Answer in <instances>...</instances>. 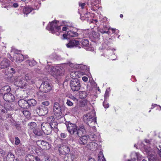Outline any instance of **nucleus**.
<instances>
[{"label":"nucleus","instance_id":"1","mask_svg":"<svg viewBox=\"0 0 161 161\" xmlns=\"http://www.w3.org/2000/svg\"><path fill=\"white\" fill-rule=\"evenodd\" d=\"M65 124L67 127L68 131L70 134V139L72 141L75 140L78 137L86 133L85 127L83 125L78 127L75 124L67 121Z\"/></svg>","mask_w":161,"mask_h":161},{"label":"nucleus","instance_id":"2","mask_svg":"<svg viewBox=\"0 0 161 161\" xmlns=\"http://www.w3.org/2000/svg\"><path fill=\"white\" fill-rule=\"evenodd\" d=\"M95 113L92 111L84 115L83 120L85 123L90 127L94 132H96L95 125L97 124Z\"/></svg>","mask_w":161,"mask_h":161},{"label":"nucleus","instance_id":"3","mask_svg":"<svg viewBox=\"0 0 161 161\" xmlns=\"http://www.w3.org/2000/svg\"><path fill=\"white\" fill-rule=\"evenodd\" d=\"M61 26L63 25H58L57 22L56 20L53 21L48 24L46 28L47 30L50 31L52 33H55L57 35L59 36L61 32Z\"/></svg>","mask_w":161,"mask_h":161},{"label":"nucleus","instance_id":"4","mask_svg":"<svg viewBox=\"0 0 161 161\" xmlns=\"http://www.w3.org/2000/svg\"><path fill=\"white\" fill-rule=\"evenodd\" d=\"M75 73H76V72ZM70 75L72 76V78L73 79L71 80L70 83L71 89L73 92L77 91L80 89L81 86L80 82L76 79V74L75 75V73L74 72H72L70 74Z\"/></svg>","mask_w":161,"mask_h":161},{"label":"nucleus","instance_id":"5","mask_svg":"<svg viewBox=\"0 0 161 161\" xmlns=\"http://www.w3.org/2000/svg\"><path fill=\"white\" fill-rule=\"evenodd\" d=\"M53 110L54 117L57 119H59L63 117L61 107L59 103L57 102H54L53 104Z\"/></svg>","mask_w":161,"mask_h":161},{"label":"nucleus","instance_id":"6","mask_svg":"<svg viewBox=\"0 0 161 161\" xmlns=\"http://www.w3.org/2000/svg\"><path fill=\"white\" fill-rule=\"evenodd\" d=\"M51 74L54 77H58V76L62 75L64 74V69L61 67H52L51 68Z\"/></svg>","mask_w":161,"mask_h":161},{"label":"nucleus","instance_id":"7","mask_svg":"<svg viewBox=\"0 0 161 161\" xmlns=\"http://www.w3.org/2000/svg\"><path fill=\"white\" fill-rule=\"evenodd\" d=\"M70 145L68 143H63L58 148L59 153L62 154H66L70 151Z\"/></svg>","mask_w":161,"mask_h":161},{"label":"nucleus","instance_id":"8","mask_svg":"<svg viewBox=\"0 0 161 161\" xmlns=\"http://www.w3.org/2000/svg\"><path fill=\"white\" fill-rule=\"evenodd\" d=\"M25 79L28 85L34 84L36 80V77L31 73L25 74Z\"/></svg>","mask_w":161,"mask_h":161},{"label":"nucleus","instance_id":"9","mask_svg":"<svg viewBox=\"0 0 161 161\" xmlns=\"http://www.w3.org/2000/svg\"><path fill=\"white\" fill-rule=\"evenodd\" d=\"M12 109L9 105L4 109L0 111V119L2 120H4L8 118L10 116V113L8 111Z\"/></svg>","mask_w":161,"mask_h":161},{"label":"nucleus","instance_id":"10","mask_svg":"<svg viewBox=\"0 0 161 161\" xmlns=\"http://www.w3.org/2000/svg\"><path fill=\"white\" fill-rule=\"evenodd\" d=\"M14 85L18 87L23 88L28 85L25 78L20 77L15 79Z\"/></svg>","mask_w":161,"mask_h":161},{"label":"nucleus","instance_id":"11","mask_svg":"<svg viewBox=\"0 0 161 161\" xmlns=\"http://www.w3.org/2000/svg\"><path fill=\"white\" fill-rule=\"evenodd\" d=\"M41 90L44 92H47L50 91L52 89L51 84L48 81H45L42 82L40 87Z\"/></svg>","mask_w":161,"mask_h":161},{"label":"nucleus","instance_id":"12","mask_svg":"<svg viewBox=\"0 0 161 161\" xmlns=\"http://www.w3.org/2000/svg\"><path fill=\"white\" fill-rule=\"evenodd\" d=\"M36 143L43 150H49L51 147V145L48 142L43 140H38L36 141Z\"/></svg>","mask_w":161,"mask_h":161},{"label":"nucleus","instance_id":"13","mask_svg":"<svg viewBox=\"0 0 161 161\" xmlns=\"http://www.w3.org/2000/svg\"><path fill=\"white\" fill-rule=\"evenodd\" d=\"M49 123H42L41 125V128L42 131L46 135L50 134L52 131V128L50 126Z\"/></svg>","mask_w":161,"mask_h":161},{"label":"nucleus","instance_id":"14","mask_svg":"<svg viewBox=\"0 0 161 161\" xmlns=\"http://www.w3.org/2000/svg\"><path fill=\"white\" fill-rule=\"evenodd\" d=\"M19 52V50H16L14 48H12L11 52H13L15 53L14 55V57H16V61L17 62H21L24 59L23 55L21 54L18 53Z\"/></svg>","mask_w":161,"mask_h":161},{"label":"nucleus","instance_id":"15","mask_svg":"<svg viewBox=\"0 0 161 161\" xmlns=\"http://www.w3.org/2000/svg\"><path fill=\"white\" fill-rule=\"evenodd\" d=\"M79 45L80 42L78 41L75 40H72L69 41V43L66 44V46L68 48H71L78 47L80 48V47L79 46Z\"/></svg>","mask_w":161,"mask_h":161},{"label":"nucleus","instance_id":"16","mask_svg":"<svg viewBox=\"0 0 161 161\" xmlns=\"http://www.w3.org/2000/svg\"><path fill=\"white\" fill-rule=\"evenodd\" d=\"M10 65V61L7 58H4L0 61L1 69L6 68L8 67Z\"/></svg>","mask_w":161,"mask_h":161},{"label":"nucleus","instance_id":"17","mask_svg":"<svg viewBox=\"0 0 161 161\" xmlns=\"http://www.w3.org/2000/svg\"><path fill=\"white\" fill-rule=\"evenodd\" d=\"M3 97L6 101L8 102H13L15 99L14 96L10 93L4 94L3 96Z\"/></svg>","mask_w":161,"mask_h":161},{"label":"nucleus","instance_id":"18","mask_svg":"<svg viewBox=\"0 0 161 161\" xmlns=\"http://www.w3.org/2000/svg\"><path fill=\"white\" fill-rule=\"evenodd\" d=\"M78 34L76 32L70 31L67 32V34H64L63 36L64 39L69 38L70 37H75L77 36Z\"/></svg>","mask_w":161,"mask_h":161},{"label":"nucleus","instance_id":"19","mask_svg":"<svg viewBox=\"0 0 161 161\" xmlns=\"http://www.w3.org/2000/svg\"><path fill=\"white\" fill-rule=\"evenodd\" d=\"M11 90L10 87L8 85H6L0 89V94L4 95V94L10 93Z\"/></svg>","mask_w":161,"mask_h":161},{"label":"nucleus","instance_id":"20","mask_svg":"<svg viewBox=\"0 0 161 161\" xmlns=\"http://www.w3.org/2000/svg\"><path fill=\"white\" fill-rule=\"evenodd\" d=\"M19 106L21 108L27 109L28 108L27 100L24 99H20L18 102Z\"/></svg>","mask_w":161,"mask_h":161},{"label":"nucleus","instance_id":"21","mask_svg":"<svg viewBox=\"0 0 161 161\" xmlns=\"http://www.w3.org/2000/svg\"><path fill=\"white\" fill-rule=\"evenodd\" d=\"M37 113L39 115L41 116H44L48 112L47 109L46 108H39L37 109Z\"/></svg>","mask_w":161,"mask_h":161},{"label":"nucleus","instance_id":"22","mask_svg":"<svg viewBox=\"0 0 161 161\" xmlns=\"http://www.w3.org/2000/svg\"><path fill=\"white\" fill-rule=\"evenodd\" d=\"M88 136L87 135H84L81 137L79 140V142L80 144L85 145L87 142Z\"/></svg>","mask_w":161,"mask_h":161},{"label":"nucleus","instance_id":"23","mask_svg":"<svg viewBox=\"0 0 161 161\" xmlns=\"http://www.w3.org/2000/svg\"><path fill=\"white\" fill-rule=\"evenodd\" d=\"M75 156V154L73 153H70L64 157V161H72L74 158Z\"/></svg>","mask_w":161,"mask_h":161},{"label":"nucleus","instance_id":"24","mask_svg":"<svg viewBox=\"0 0 161 161\" xmlns=\"http://www.w3.org/2000/svg\"><path fill=\"white\" fill-rule=\"evenodd\" d=\"M110 29V28H108L106 25H104L103 27L99 29V31L102 34L107 33L108 35L110 34V32L109 30Z\"/></svg>","mask_w":161,"mask_h":161},{"label":"nucleus","instance_id":"25","mask_svg":"<svg viewBox=\"0 0 161 161\" xmlns=\"http://www.w3.org/2000/svg\"><path fill=\"white\" fill-rule=\"evenodd\" d=\"M50 124L51 128H52V130H53L55 132H57L58 131V123L55 121L51 122L49 123Z\"/></svg>","mask_w":161,"mask_h":161},{"label":"nucleus","instance_id":"26","mask_svg":"<svg viewBox=\"0 0 161 161\" xmlns=\"http://www.w3.org/2000/svg\"><path fill=\"white\" fill-rule=\"evenodd\" d=\"M79 97L81 99L85 98L87 95V93L86 91H79L78 92Z\"/></svg>","mask_w":161,"mask_h":161},{"label":"nucleus","instance_id":"27","mask_svg":"<svg viewBox=\"0 0 161 161\" xmlns=\"http://www.w3.org/2000/svg\"><path fill=\"white\" fill-rule=\"evenodd\" d=\"M14 155L11 152H8L6 157L7 161H14Z\"/></svg>","mask_w":161,"mask_h":161},{"label":"nucleus","instance_id":"28","mask_svg":"<svg viewBox=\"0 0 161 161\" xmlns=\"http://www.w3.org/2000/svg\"><path fill=\"white\" fill-rule=\"evenodd\" d=\"M28 108L30 106H35L36 103V101L34 99H31L27 100Z\"/></svg>","mask_w":161,"mask_h":161},{"label":"nucleus","instance_id":"29","mask_svg":"<svg viewBox=\"0 0 161 161\" xmlns=\"http://www.w3.org/2000/svg\"><path fill=\"white\" fill-rule=\"evenodd\" d=\"M32 9L31 7L29 6H26L23 9V13L27 15L32 11Z\"/></svg>","mask_w":161,"mask_h":161},{"label":"nucleus","instance_id":"30","mask_svg":"<svg viewBox=\"0 0 161 161\" xmlns=\"http://www.w3.org/2000/svg\"><path fill=\"white\" fill-rule=\"evenodd\" d=\"M33 133L36 136H41L42 135V131L38 128H36L33 130Z\"/></svg>","mask_w":161,"mask_h":161},{"label":"nucleus","instance_id":"31","mask_svg":"<svg viewBox=\"0 0 161 161\" xmlns=\"http://www.w3.org/2000/svg\"><path fill=\"white\" fill-rule=\"evenodd\" d=\"M98 161H106L103 153L101 151L99 152L98 154Z\"/></svg>","mask_w":161,"mask_h":161},{"label":"nucleus","instance_id":"32","mask_svg":"<svg viewBox=\"0 0 161 161\" xmlns=\"http://www.w3.org/2000/svg\"><path fill=\"white\" fill-rule=\"evenodd\" d=\"M81 44L83 46L87 47L89 45V42L87 39H84L81 41Z\"/></svg>","mask_w":161,"mask_h":161},{"label":"nucleus","instance_id":"33","mask_svg":"<svg viewBox=\"0 0 161 161\" xmlns=\"http://www.w3.org/2000/svg\"><path fill=\"white\" fill-rule=\"evenodd\" d=\"M23 113L27 119H29L31 115V113L27 110H25L23 111Z\"/></svg>","mask_w":161,"mask_h":161},{"label":"nucleus","instance_id":"34","mask_svg":"<svg viewBox=\"0 0 161 161\" xmlns=\"http://www.w3.org/2000/svg\"><path fill=\"white\" fill-rule=\"evenodd\" d=\"M36 124L34 122L30 123L28 125L29 128L30 129H33V128L36 127Z\"/></svg>","mask_w":161,"mask_h":161},{"label":"nucleus","instance_id":"35","mask_svg":"<svg viewBox=\"0 0 161 161\" xmlns=\"http://www.w3.org/2000/svg\"><path fill=\"white\" fill-rule=\"evenodd\" d=\"M92 36L94 39L98 38L100 36V34L98 32L95 31L92 32Z\"/></svg>","mask_w":161,"mask_h":161},{"label":"nucleus","instance_id":"36","mask_svg":"<svg viewBox=\"0 0 161 161\" xmlns=\"http://www.w3.org/2000/svg\"><path fill=\"white\" fill-rule=\"evenodd\" d=\"M90 135L91 137L92 138V140L94 141L96 140L97 136L93 133L90 132Z\"/></svg>","mask_w":161,"mask_h":161},{"label":"nucleus","instance_id":"37","mask_svg":"<svg viewBox=\"0 0 161 161\" xmlns=\"http://www.w3.org/2000/svg\"><path fill=\"white\" fill-rule=\"evenodd\" d=\"M87 101L86 100H84L81 102L80 104V106L82 107L85 106L87 104Z\"/></svg>","mask_w":161,"mask_h":161},{"label":"nucleus","instance_id":"38","mask_svg":"<svg viewBox=\"0 0 161 161\" xmlns=\"http://www.w3.org/2000/svg\"><path fill=\"white\" fill-rule=\"evenodd\" d=\"M114 50H115L114 49H109L107 51L106 53L108 54L109 55H111L112 54H113L114 51Z\"/></svg>","mask_w":161,"mask_h":161},{"label":"nucleus","instance_id":"39","mask_svg":"<svg viewBox=\"0 0 161 161\" xmlns=\"http://www.w3.org/2000/svg\"><path fill=\"white\" fill-rule=\"evenodd\" d=\"M67 105L69 106H71L73 105V103L70 100L67 99L66 103Z\"/></svg>","mask_w":161,"mask_h":161},{"label":"nucleus","instance_id":"40","mask_svg":"<svg viewBox=\"0 0 161 161\" xmlns=\"http://www.w3.org/2000/svg\"><path fill=\"white\" fill-rule=\"evenodd\" d=\"M15 144L17 145H19L20 142V139L17 137H15Z\"/></svg>","mask_w":161,"mask_h":161},{"label":"nucleus","instance_id":"41","mask_svg":"<svg viewBox=\"0 0 161 161\" xmlns=\"http://www.w3.org/2000/svg\"><path fill=\"white\" fill-rule=\"evenodd\" d=\"M80 69L82 70H86L87 69V66L84 65H80Z\"/></svg>","mask_w":161,"mask_h":161},{"label":"nucleus","instance_id":"42","mask_svg":"<svg viewBox=\"0 0 161 161\" xmlns=\"http://www.w3.org/2000/svg\"><path fill=\"white\" fill-rule=\"evenodd\" d=\"M103 106L105 108H108L109 107V104L107 102V101H106L105 100H104V101L103 103Z\"/></svg>","mask_w":161,"mask_h":161},{"label":"nucleus","instance_id":"43","mask_svg":"<svg viewBox=\"0 0 161 161\" xmlns=\"http://www.w3.org/2000/svg\"><path fill=\"white\" fill-rule=\"evenodd\" d=\"M135 155L136 156L137 160H138V161L140 160L142 158V156L139 153H136Z\"/></svg>","mask_w":161,"mask_h":161},{"label":"nucleus","instance_id":"44","mask_svg":"<svg viewBox=\"0 0 161 161\" xmlns=\"http://www.w3.org/2000/svg\"><path fill=\"white\" fill-rule=\"evenodd\" d=\"M5 154V152L0 148V157H3Z\"/></svg>","mask_w":161,"mask_h":161},{"label":"nucleus","instance_id":"45","mask_svg":"<svg viewBox=\"0 0 161 161\" xmlns=\"http://www.w3.org/2000/svg\"><path fill=\"white\" fill-rule=\"evenodd\" d=\"M36 64V62L35 61H29V64L30 66H33L34 65Z\"/></svg>","mask_w":161,"mask_h":161},{"label":"nucleus","instance_id":"46","mask_svg":"<svg viewBox=\"0 0 161 161\" xmlns=\"http://www.w3.org/2000/svg\"><path fill=\"white\" fill-rule=\"evenodd\" d=\"M67 136V134L64 133H61L60 134L61 137L62 138H65Z\"/></svg>","mask_w":161,"mask_h":161},{"label":"nucleus","instance_id":"47","mask_svg":"<svg viewBox=\"0 0 161 161\" xmlns=\"http://www.w3.org/2000/svg\"><path fill=\"white\" fill-rule=\"evenodd\" d=\"M69 97L74 101H78L77 99L74 96L71 95V96H69Z\"/></svg>","mask_w":161,"mask_h":161},{"label":"nucleus","instance_id":"48","mask_svg":"<svg viewBox=\"0 0 161 161\" xmlns=\"http://www.w3.org/2000/svg\"><path fill=\"white\" fill-rule=\"evenodd\" d=\"M109 96V93L107 90H106L104 95L105 100L107 99Z\"/></svg>","mask_w":161,"mask_h":161},{"label":"nucleus","instance_id":"49","mask_svg":"<svg viewBox=\"0 0 161 161\" xmlns=\"http://www.w3.org/2000/svg\"><path fill=\"white\" fill-rule=\"evenodd\" d=\"M42 104L44 106H48L49 104V103L48 101H45L42 102Z\"/></svg>","mask_w":161,"mask_h":161},{"label":"nucleus","instance_id":"50","mask_svg":"<svg viewBox=\"0 0 161 161\" xmlns=\"http://www.w3.org/2000/svg\"><path fill=\"white\" fill-rule=\"evenodd\" d=\"M86 4L85 3H79V6L81 7V8L83 9L84 8V6Z\"/></svg>","mask_w":161,"mask_h":161},{"label":"nucleus","instance_id":"51","mask_svg":"<svg viewBox=\"0 0 161 161\" xmlns=\"http://www.w3.org/2000/svg\"><path fill=\"white\" fill-rule=\"evenodd\" d=\"M159 148H158V153L159 155L161 157V147L160 146H159Z\"/></svg>","mask_w":161,"mask_h":161},{"label":"nucleus","instance_id":"52","mask_svg":"<svg viewBox=\"0 0 161 161\" xmlns=\"http://www.w3.org/2000/svg\"><path fill=\"white\" fill-rule=\"evenodd\" d=\"M8 57L9 58L11 61H13L14 60V59L12 58V57L10 54L9 53H8L7 54Z\"/></svg>","mask_w":161,"mask_h":161},{"label":"nucleus","instance_id":"53","mask_svg":"<svg viewBox=\"0 0 161 161\" xmlns=\"http://www.w3.org/2000/svg\"><path fill=\"white\" fill-rule=\"evenodd\" d=\"M64 26L62 28V31H66L68 29V26H67L66 25H64Z\"/></svg>","mask_w":161,"mask_h":161},{"label":"nucleus","instance_id":"54","mask_svg":"<svg viewBox=\"0 0 161 161\" xmlns=\"http://www.w3.org/2000/svg\"><path fill=\"white\" fill-rule=\"evenodd\" d=\"M82 80L85 82H86L88 80V78L86 76H84L82 77Z\"/></svg>","mask_w":161,"mask_h":161},{"label":"nucleus","instance_id":"55","mask_svg":"<svg viewBox=\"0 0 161 161\" xmlns=\"http://www.w3.org/2000/svg\"><path fill=\"white\" fill-rule=\"evenodd\" d=\"M136 158H132L131 159H127V161H136Z\"/></svg>","mask_w":161,"mask_h":161},{"label":"nucleus","instance_id":"56","mask_svg":"<svg viewBox=\"0 0 161 161\" xmlns=\"http://www.w3.org/2000/svg\"><path fill=\"white\" fill-rule=\"evenodd\" d=\"M13 6L14 8H17L18 7V5L17 3H14L13 4Z\"/></svg>","mask_w":161,"mask_h":161},{"label":"nucleus","instance_id":"57","mask_svg":"<svg viewBox=\"0 0 161 161\" xmlns=\"http://www.w3.org/2000/svg\"><path fill=\"white\" fill-rule=\"evenodd\" d=\"M35 159L36 161H41L40 159L38 157H36Z\"/></svg>","mask_w":161,"mask_h":161},{"label":"nucleus","instance_id":"58","mask_svg":"<svg viewBox=\"0 0 161 161\" xmlns=\"http://www.w3.org/2000/svg\"><path fill=\"white\" fill-rule=\"evenodd\" d=\"M110 30H111L112 31L113 33H115V31H116V29H115L114 28H110Z\"/></svg>","mask_w":161,"mask_h":161},{"label":"nucleus","instance_id":"59","mask_svg":"<svg viewBox=\"0 0 161 161\" xmlns=\"http://www.w3.org/2000/svg\"><path fill=\"white\" fill-rule=\"evenodd\" d=\"M88 161H95V160L92 158H90L89 159Z\"/></svg>","mask_w":161,"mask_h":161},{"label":"nucleus","instance_id":"60","mask_svg":"<svg viewBox=\"0 0 161 161\" xmlns=\"http://www.w3.org/2000/svg\"><path fill=\"white\" fill-rule=\"evenodd\" d=\"M11 70L13 73H15V69H14L13 68H11Z\"/></svg>","mask_w":161,"mask_h":161},{"label":"nucleus","instance_id":"61","mask_svg":"<svg viewBox=\"0 0 161 161\" xmlns=\"http://www.w3.org/2000/svg\"><path fill=\"white\" fill-rule=\"evenodd\" d=\"M91 143H92V145L96 146V147H97V143H96L93 142H91Z\"/></svg>","mask_w":161,"mask_h":161},{"label":"nucleus","instance_id":"62","mask_svg":"<svg viewBox=\"0 0 161 161\" xmlns=\"http://www.w3.org/2000/svg\"><path fill=\"white\" fill-rule=\"evenodd\" d=\"M146 152H147L149 154H150V153H150V149H147V150H146Z\"/></svg>","mask_w":161,"mask_h":161},{"label":"nucleus","instance_id":"63","mask_svg":"<svg viewBox=\"0 0 161 161\" xmlns=\"http://www.w3.org/2000/svg\"><path fill=\"white\" fill-rule=\"evenodd\" d=\"M145 141L146 143H148L149 142V141L147 140H145Z\"/></svg>","mask_w":161,"mask_h":161},{"label":"nucleus","instance_id":"64","mask_svg":"<svg viewBox=\"0 0 161 161\" xmlns=\"http://www.w3.org/2000/svg\"><path fill=\"white\" fill-rule=\"evenodd\" d=\"M69 65L71 66V67H74V65L73 64H69Z\"/></svg>","mask_w":161,"mask_h":161}]
</instances>
